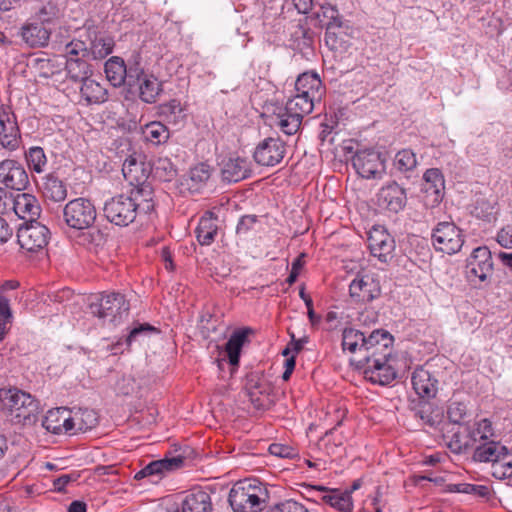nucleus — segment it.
I'll return each instance as SVG.
<instances>
[{
  "label": "nucleus",
  "mask_w": 512,
  "mask_h": 512,
  "mask_svg": "<svg viewBox=\"0 0 512 512\" xmlns=\"http://www.w3.org/2000/svg\"><path fill=\"white\" fill-rule=\"evenodd\" d=\"M154 192L150 185L133 188L128 195H118L106 201L103 211L106 219L118 226H128L137 215L154 210Z\"/></svg>",
  "instance_id": "1"
},
{
  "label": "nucleus",
  "mask_w": 512,
  "mask_h": 512,
  "mask_svg": "<svg viewBox=\"0 0 512 512\" xmlns=\"http://www.w3.org/2000/svg\"><path fill=\"white\" fill-rule=\"evenodd\" d=\"M268 498V490L260 481L244 479L232 486L228 502L233 512H261Z\"/></svg>",
  "instance_id": "2"
},
{
  "label": "nucleus",
  "mask_w": 512,
  "mask_h": 512,
  "mask_svg": "<svg viewBox=\"0 0 512 512\" xmlns=\"http://www.w3.org/2000/svg\"><path fill=\"white\" fill-rule=\"evenodd\" d=\"M0 409L12 422L31 425L36 422L38 403L30 394L17 388H2Z\"/></svg>",
  "instance_id": "3"
},
{
  "label": "nucleus",
  "mask_w": 512,
  "mask_h": 512,
  "mask_svg": "<svg viewBox=\"0 0 512 512\" xmlns=\"http://www.w3.org/2000/svg\"><path fill=\"white\" fill-rule=\"evenodd\" d=\"M392 361L391 354H364L361 359L350 360L365 379L379 385H388L396 379L397 371Z\"/></svg>",
  "instance_id": "4"
},
{
  "label": "nucleus",
  "mask_w": 512,
  "mask_h": 512,
  "mask_svg": "<svg viewBox=\"0 0 512 512\" xmlns=\"http://www.w3.org/2000/svg\"><path fill=\"white\" fill-rule=\"evenodd\" d=\"M90 313L104 326H117L129 313V303L121 293H105L89 304Z\"/></svg>",
  "instance_id": "5"
},
{
  "label": "nucleus",
  "mask_w": 512,
  "mask_h": 512,
  "mask_svg": "<svg viewBox=\"0 0 512 512\" xmlns=\"http://www.w3.org/2000/svg\"><path fill=\"white\" fill-rule=\"evenodd\" d=\"M96 209L86 198H76L69 201L63 209L65 223L73 229L90 228L96 220Z\"/></svg>",
  "instance_id": "6"
},
{
  "label": "nucleus",
  "mask_w": 512,
  "mask_h": 512,
  "mask_svg": "<svg viewBox=\"0 0 512 512\" xmlns=\"http://www.w3.org/2000/svg\"><path fill=\"white\" fill-rule=\"evenodd\" d=\"M155 383V378L148 370H133L124 374L115 384V391L119 395L142 397Z\"/></svg>",
  "instance_id": "7"
},
{
  "label": "nucleus",
  "mask_w": 512,
  "mask_h": 512,
  "mask_svg": "<svg viewBox=\"0 0 512 512\" xmlns=\"http://www.w3.org/2000/svg\"><path fill=\"white\" fill-rule=\"evenodd\" d=\"M385 156L374 149L359 150L352 157L356 172L366 179L382 178L385 173Z\"/></svg>",
  "instance_id": "8"
},
{
  "label": "nucleus",
  "mask_w": 512,
  "mask_h": 512,
  "mask_svg": "<svg viewBox=\"0 0 512 512\" xmlns=\"http://www.w3.org/2000/svg\"><path fill=\"white\" fill-rule=\"evenodd\" d=\"M461 230L452 222H440L433 229L432 244L437 251L452 255L463 246Z\"/></svg>",
  "instance_id": "9"
},
{
  "label": "nucleus",
  "mask_w": 512,
  "mask_h": 512,
  "mask_svg": "<svg viewBox=\"0 0 512 512\" xmlns=\"http://www.w3.org/2000/svg\"><path fill=\"white\" fill-rule=\"evenodd\" d=\"M49 238V229L37 221H30L20 226L17 231V241L20 247L31 253L40 251L46 247Z\"/></svg>",
  "instance_id": "10"
},
{
  "label": "nucleus",
  "mask_w": 512,
  "mask_h": 512,
  "mask_svg": "<svg viewBox=\"0 0 512 512\" xmlns=\"http://www.w3.org/2000/svg\"><path fill=\"white\" fill-rule=\"evenodd\" d=\"M21 133L16 116L12 109L2 105L0 107V145L12 152L19 148Z\"/></svg>",
  "instance_id": "11"
},
{
  "label": "nucleus",
  "mask_w": 512,
  "mask_h": 512,
  "mask_svg": "<svg viewBox=\"0 0 512 512\" xmlns=\"http://www.w3.org/2000/svg\"><path fill=\"white\" fill-rule=\"evenodd\" d=\"M286 145L279 138H267L260 142L254 151L255 161L262 166H275L282 161Z\"/></svg>",
  "instance_id": "12"
},
{
  "label": "nucleus",
  "mask_w": 512,
  "mask_h": 512,
  "mask_svg": "<svg viewBox=\"0 0 512 512\" xmlns=\"http://www.w3.org/2000/svg\"><path fill=\"white\" fill-rule=\"evenodd\" d=\"M0 183L13 190H24L29 183L28 174L21 163L6 159L0 162Z\"/></svg>",
  "instance_id": "13"
},
{
  "label": "nucleus",
  "mask_w": 512,
  "mask_h": 512,
  "mask_svg": "<svg viewBox=\"0 0 512 512\" xmlns=\"http://www.w3.org/2000/svg\"><path fill=\"white\" fill-rule=\"evenodd\" d=\"M368 246L371 254L381 262H388L395 249L393 237L382 227H373L369 232Z\"/></svg>",
  "instance_id": "14"
},
{
  "label": "nucleus",
  "mask_w": 512,
  "mask_h": 512,
  "mask_svg": "<svg viewBox=\"0 0 512 512\" xmlns=\"http://www.w3.org/2000/svg\"><path fill=\"white\" fill-rule=\"evenodd\" d=\"M467 274L469 277L485 281L493 270V262L490 250L483 246L477 247L467 259Z\"/></svg>",
  "instance_id": "15"
},
{
  "label": "nucleus",
  "mask_w": 512,
  "mask_h": 512,
  "mask_svg": "<svg viewBox=\"0 0 512 512\" xmlns=\"http://www.w3.org/2000/svg\"><path fill=\"white\" fill-rule=\"evenodd\" d=\"M85 41L87 42L88 58L93 60L104 59L112 53L114 48V40L111 36L94 29L87 30Z\"/></svg>",
  "instance_id": "16"
},
{
  "label": "nucleus",
  "mask_w": 512,
  "mask_h": 512,
  "mask_svg": "<svg viewBox=\"0 0 512 512\" xmlns=\"http://www.w3.org/2000/svg\"><path fill=\"white\" fill-rule=\"evenodd\" d=\"M105 74L107 80L114 86H122L126 79L128 85H134L135 68H127L124 60L120 57L113 56L105 63Z\"/></svg>",
  "instance_id": "17"
},
{
  "label": "nucleus",
  "mask_w": 512,
  "mask_h": 512,
  "mask_svg": "<svg viewBox=\"0 0 512 512\" xmlns=\"http://www.w3.org/2000/svg\"><path fill=\"white\" fill-rule=\"evenodd\" d=\"M351 298L359 303H369L379 297L380 287L368 275L357 277L349 286Z\"/></svg>",
  "instance_id": "18"
},
{
  "label": "nucleus",
  "mask_w": 512,
  "mask_h": 512,
  "mask_svg": "<svg viewBox=\"0 0 512 512\" xmlns=\"http://www.w3.org/2000/svg\"><path fill=\"white\" fill-rule=\"evenodd\" d=\"M378 201L380 206L397 213L406 205V191L396 182H392L380 189Z\"/></svg>",
  "instance_id": "19"
},
{
  "label": "nucleus",
  "mask_w": 512,
  "mask_h": 512,
  "mask_svg": "<svg viewBox=\"0 0 512 512\" xmlns=\"http://www.w3.org/2000/svg\"><path fill=\"white\" fill-rule=\"evenodd\" d=\"M474 452L472 459L479 463H497L509 454L506 446L500 442L491 440L473 445Z\"/></svg>",
  "instance_id": "20"
},
{
  "label": "nucleus",
  "mask_w": 512,
  "mask_h": 512,
  "mask_svg": "<svg viewBox=\"0 0 512 512\" xmlns=\"http://www.w3.org/2000/svg\"><path fill=\"white\" fill-rule=\"evenodd\" d=\"M245 391L252 404L256 407L264 405L263 397L270 391V385L259 371H253L247 374L245 379Z\"/></svg>",
  "instance_id": "21"
},
{
  "label": "nucleus",
  "mask_w": 512,
  "mask_h": 512,
  "mask_svg": "<svg viewBox=\"0 0 512 512\" xmlns=\"http://www.w3.org/2000/svg\"><path fill=\"white\" fill-rule=\"evenodd\" d=\"M295 91L304 97L311 98L318 102L325 94V88L318 74L305 72L301 74L295 82Z\"/></svg>",
  "instance_id": "22"
},
{
  "label": "nucleus",
  "mask_w": 512,
  "mask_h": 512,
  "mask_svg": "<svg viewBox=\"0 0 512 512\" xmlns=\"http://www.w3.org/2000/svg\"><path fill=\"white\" fill-rule=\"evenodd\" d=\"M139 81L140 98L146 103H155L162 92V83L152 74L135 67L134 81Z\"/></svg>",
  "instance_id": "23"
},
{
  "label": "nucleus",
  "mask_w": 512,
  "mask_h": 512,
  "mask_svg": "<svg viewBox=\"0 0 512 512\" xmlns=\"http://www.w3.org/2000/svg\"><path fill=\"white\" fill-rule=\"evenodd\" d=\"M21 219L35 221L40 214V205L35 196L29 193H18L12 197L11 208Z\"/></svg>",
  "instance_id": "24"
},
{
  "label": "nucleus",
  "mask_w": 512,
  "mask_h": 512,
  "mask_svg": "<svg viewBox=\"0 0 512 512\" xmlns=\"http://www.w3.org/2000/svg\"><path fill=\"white\" fill-rule=\"evenodd\" d=\"M122 172L125 179L135 186L134 188L148 185L145 183L148 173L140 155H129L122 165Z\"/></svg>",
  "instance_id": "25"
},
{
  "label": "nucleus",
  "mask_w": 512,
  "mask_h": 512,
  "mask_svg": "<svg viewBox=\"0 0 512 512\" xmlns=\"http://www.w3.org/2000/svg\"><path fill=\"white\" fill-rule=\"evenodd\" d=\"M250 173V163L246 158L235 156L223 161L221 174L224 181L238 182L249 177Z\"/></svg>",
  "instance_id": "26"
},
{
  "label": "nucleus",
  "mask_w": 512,
  "mask_h": 512,
  "mask_svg": "<svg viewBox=\"0 0 512 512\" xmlns=\"http://www.w3.org/2000/svg\"><path fill=\"white\" fill-rule=\"evenodd\" d=\"M42 426L54 434H70L69 409L59 407L49 410L42 420Z\"/></svg>",
  "instance_id": "27"
},
{
  "label": "nucleus",
  "mask_w": 512,
  "mask_h": 512,
  "mask_svg": "<svg viewBox=\"0 0 512 512\" xmlns=\"http://www.w3.org/2000/svg\"><path fill=\"white\" fill-rule=\"evenodd\" d=\"M412 385L416 394L423 399L433 398L437 393V381L429 371L417 368L412 374Z\"/></svg>",
  "instance_id": "28"
},
{
  "label": "nucleus",
  "mask_w": 512,
  "mask_h": 512,
  "mask_svg": "<svg viewBox=\"0 0 512 512\" xmlns=\"http://www.w3.org/2000/svg\"><path fill=\"white\" fill-rule=\"evenodd\" d=\"M70 434L86 432L94 428L98 423L96 413L90 409H69Z\"/></svg>",
  "instance_id": "29"
},
{
  "label": "nucleus",
  "mask_w": 512,
  "mask_h": 512,
  "mask_svg": "<svg viewBox=\"0 0 512 512\" xmlns=\"http://www.w3.org/2000/svg\"><path fill=\"white\" fill-rule=\"evenodd\" d=\"M179 512H213L211 496L202 490L192 491L182 500Z\"/></svg>",
  "instance_id": "30"
},
{
  "label": "nucleus",
  "mask_w": 512,
  "mask_h": 512,
  "mask_svg": "<svg viewBox=\"0 0 512 512\" xmlns=\"http://www.w3.org/2000/svg\"><path fill=\"white\" fill-rule=\"evenodd\" d=\"M21 36L30 47H43L49 41L50 31L42 23H32L22 28Z\"/></svg>",
  "instance_id": "31"
},
{
  "label": "nucleus",
  "mask_w": 512,
  "mask_h": 512,
  "mask_svg": "<svg viewBox=\"0 0 512 512\" xmlns=\"http://www.w3.org/2000/svg\"><path fill=\"white\" fill-rule=\"evenodd\" d=\"M80 95L87 104H101L108 99L107 89L91 78L81 83Z\"/></svg>",
  "instance_id": "32"
},
{
  "label": "nucleus",
  "mask_w": 512,
  "mask_h": 512,
  "mask_svg": "<svg viewBox=\"0 0 512 512\" xmlns=\"http://www.w3.org/2000/svg\"><path fill=\"white\" fill-rule=\"evenodd\" d=\"M157 115L166 122L174 125L182 124L186 118L185 109L177 99H172L167 103L160 104L157 107Z\"/></svg>",
  "instance_id": "33"
},
{
  "label": "nucleus",
  "mask_w": 512,
  "mask_h": 512,
  "mask_svg": "<svg viewBox=\"0 0 512 512\" xmlns=\"http://www.w3.org/2000/svg\"><path fill=\"white\" fill-rule=\"evenodd\" d=\"M217 230L216 219L211 212H207L200 218L195 230L197 240L201 245H210L214 241Z\"/></svg>",
  "instance_id": "34"
},
{
  "label": "nucleus",
  "mask_w": 512,
  "mask_h": 512,
  "mask_svg": "<svg viewBox=\"0 0 512 512\" xmlns=\"http://www.w3.org/2000/svg\"><path fill=\"white\" fill-rule=\"evenodd\" d=\"M322 500L340 512H351L353 509L351 491L333 489L327 491Z\"/></svg>",
  "instance_id": "35"
},
{
  "label": "nucleus",
  "mask_w": 512,
  "mask_h": 512,
  "mask_svg": "<svg viewBox=\"0 0 512 512\" xmlns=\"http://www.w3.org/2000/svg\"><path fill=\"white\" fill-rule=\"evenodd\" d=\"M184 458L182 456H174L171 458H164L157 461H152L147 467L149 477L160 478L166 472L174 471L182 467Z\"/></svg>",
  "instance_id": "36"
},
{
  "label": "nucleus",
  "mask_w": 512,
  "mask_h": 512,
  "mask_svg": "<svg viewBox=\"0 0 512 512\" xmlns=\"http://www.w3.org/2000/svg\"><path fill=\"white\" fill-rule=\"evenodd\" d=\"M41 190L46 198L56 202L64 200L67 196L65 185L61 180L53 175H47L44 177L41 184Z\"/></svg>",
  "instance_id": "37"
},
{
  "label": "nucleus",
  "mask_w": 512,
  "mask_h": 512,
  "mask_svg": "<svg viewBox=\"0 0 512 512\" xmlns=\"http://www.w3.org/2000/svg\"><path fill=\"white\" fill-rule=\"evenodd\" d=\"M316 102V100H312L311 98L304 97L303 95L296 93L287 101L284 109L287 113H292L303 120L305 115L313 111Z\"/></svg>",
  "instance_id": "38"
},
{
  "label": "nucleus",
  "mask_w": 512,
  "mask_h": 512,
  "mask_svg": "<svg viewBox=\"0 0 512 512\" xmlns=\"http://www.w3.org/2000/svg\"><path fill=\"white\" fill-rule=\"evenodd\" d=\"M471 445H477L485 441L494 440L495 432L492 423L488 419L477 421L468 432Z\"/></svg>",
  "instance_id": "39"
},
{
  "label": "nucleus",
  "mask_w": 512,
  "mask_h": 512,
  "mask_svg": "<svg viewBox=\"0 0 512 512\" xmlns=\"http://www.w3.org/2000/svg\"><path fill=\"white\" fill-rule=\"evenodd\" d=\"M145 139L153 145H160L170 137L168 128L160 121H152L146 124L143 128Z\"/></svg>",
  "instance_id": "40"
},
{
  "label": "nucleus",
  "mask_w": 512,
  "mask_h": 512,
  "mask_svg": "<svg viewBox=\"0 0 512 512\" xmlns=\"http://www.w3.org/2000/svg\"><path fill=\"white\" fill-rule=\"evenodd\" d=\"M393 336L386 330H374L368 337L364 336V349H388L393 343Z\"/></svg>",
  "instance_id": "41"
},
{
  "label": "nucleus",
  "mask_w": 512,
  "mask_h": 512,
  "mask_svg": "<svg viewBox=\"0 0 512 512\" xmlns=\"http://www.w3.org/2000/svg\"><path fill=\"white\" fill-rule=\"evenodd\" d=\"M66 69L71 80L81 83L89 79L92 73L90 65L80 58L67 60Z\"/></svg>",
  "instance_id": "42"
},
{
  "label": "nucleus",
  "mask_w": 512,
  "mask_h": 512,
  "mask_svg": "<svg viewBox=\"0 0 512 512\" xmlns=\"http://www.w3.org/2000/svg\"><path fill=\"white\" fill-rule=\"evenodd\" d=\"M253 335L254 330L248 327L234 330L226 343L225 352H241Z\"/></svg>",
  "instance_id": "43"
},
{
  "label": "nucleus",
  "mask_w": 512,
  "mask_h": 512,
  "mask_svg": "<svg viewBox=\"0 0 512 512\" xmlns=\"http://www.w3.org/2000/svg\"><path fill=\"white\" fill-rule=\"evenodd\" d=\"M417 164L416 154L409 148L398 151L393 159L394 168L401 173L413 171Z\"/></svg>",
  "instance_id": "44"
},
{
  "label": "nucleus",
  "mask_w": 512,
  "mask_h": 512,
  "mask_svg": "<svg viewBox=\"0 0 512 512\" xmlns=\"http://www.w3.org/2000/svg\"><path fill=\"white\" fill-rule=\"evenodd\" d=\"M214 362L217 364L221 378L232 377L239 367L240 354H218Z\"/></svg>",
  "instance_id": "45"
},
{
  "label": "nucleus",
  "mask_w": 512,
  "mask_h": 512,
  "mask_svg": "<svg viewBox=\"0 0 512 512\" xmlns=\"http://www.w3.org/2000/svg\"><path fill=\"white\" fill-rule=\"evenodd\" d=\"M302 119L293 115L292 113H287L284 109L283 112H280L276 116L275 124L279 127V129L286 135H294L296 134L301 126Z\"/></svg>",
  "instance_id": "46"
},
{
  "label": "nucleus",
  "mask_w": 512,
  "mask_h": 512,
  "mask_svg": "<svg viewBox=\"0 0 512 512\" xmlns=\"http://www.w3.org/2000/svg\"><path fill=\"white\" fill-rule=\"evenodd\" d=\"M423 179L425 181L424 190L439 197L444 189V178L440 170L436 168L428 169L424 173Z\"/></svg>",
  "instance_id": "47"
},
{
  "label": "nucleus",
  "mask_w": 512,
  "mask_h": 512,
  "mask_svg": "<svg viewBox=\"0 0 512 512\" xmlns=\"http://www.w3.org/2000/svg\"><path fill=\"white\" fill-rule=\"evenodd\" d=\"M25 158L32 171L36 173L44 172L47 165V158L43 148L39 146L30 147L25 153Z\"/></svg>",
  "instance_id": "48"
},
{
  "label": "nucleus",
  "mask_w": 512,
  "mask_h": 512,
  "mask_svg": "<svg viewBox=\"0 0 512 512\" xmlns=\"http://www.w3.org/2000/svg\"><path fill=\"white\" fill-rule=\"evenodd\" d=\"M342 345L344 350L347 349L350 352L364 349V333L353 328H346L343 331Z\"/></svg>",
  "instance_id": "49"
},
{
  "label": "nucleus",
  "mask_w": 512,
  "mask_h": 512,
  "mask_svg": "<svg viewBox=\"0 0 512 512\" xmlns=\"http://www.w3.org/2000/svg\"><path fill=\"white\" fill-rule=\"evenodd\" d=\"M320 9L321 15L327 20V23L325 24L327 35L330 29L341 28L343 26L342 17L340 16L336 6L331 5L330 3H325L320 6Z\"/></svg>",
  "instance_id": "50"
},
{
  "label": "nucleus",
  "mask_w": 512,
  "mask_h": 512,
  "mask_svg": "<svg viewBox=\"0 0 512 512\" xmlns=\"http://www.w3.org/2000/svg\"><path fill=\"white\" fill-rule=\"evenodd\" d=\"M158 332L159 331L156 327L148 323H138L130 330L125 342L128 346H130L132 342L140 341L144 339L145 336L150 334H157Z\"/></svg>",
  "instance_id": "51"
},
{
  "label": "nucleus",
  "mask_w": 512,
  "mask_h": 512,
  "mask_svg": "<svg viewBox=\"0 0 512 512\" xmlns=\"http://www.w3.org/2000/svg\"><path fill=\"white\" fill-rule=\"evenodd\" d=\"M474 213L478 218H482L490 222L496 219L497 210L494 202L484 198H479L474 207Z\"/></svg>",
  "instance_id": "52"
},
{
  "label": "nucleus",
  "mask_w": 512,
  "mask_h": 512,
  "mask_svg": "<svg viewBox=\"0 0 512 512\" xmlns=\"http://www.w3.org/2000/svg\"><path fill=\"white\" fill-rule=\"evenodd\" d=\"M65 53L68 58L67 60L88 58L87 42L85 39H73L66 44Z\"/></svg>",
  "instance_id": "53"
},
{
  "label": "nucleus",
  "mask_w": 512,
  "mask_h": 512,
  "mask_svg": "<svg viewBox=\"0 0 512 512\" xmlns=\"http://www.w3.org/2000/svg\"><path fill=\"white\" fill-rule=\"evenodd\" d=\"M447 414L452 423L463 424L468 417V409L466 404L454 401L449 405Z\"/></svg>",
  "instance_id": "54"
},
{
  "label": "nucleus",
  "mask_w": 512,
  "mask_h": 512,
  "mask_svg": "<svg viewBox=\"0 0 512 512\" xmlns=\"http://www.w3.org/2000/svg\"><path fill=\"white\" fill-rule=\"evenodd\" d=\"M210 168L207 164L200 163L190 171V179L195 185H201L210 178Z\"/></svg>",
  "instance_id": "55"
},
{
  "label": "nucleus",
  "mask_w": 512,
  "mask_h": 512,
  "mask_svg": "<svg viewBox=\"0 0 512 512\" xmlns=\"http://www.w3.org/2000/svg\"><path fill=\"white\" fill-rule=\"evenodd\" d=\"M267 512H308V510L296 501L287 500L271 507Z\"/></svg>",
  "instance_id": "56"
},
{
  "label": "nucleus",
  "mask_w": 512,
  "mask_h": 512,
  "mask_svg": "<svg viewBox=\"0 0 512 512\" xmlns=\"http://www.w3.org/2000/svg\"><path fill=\"white\" fill-rule=\"evenodd\" d=\"M268 451L271 455L279 458H292L295 456V451L292 447L281 443L270 444Z\"/></svg>",
  "instance_id": "57"
},
{
  "label": "nucleus",
  "mask_w": 512,
  "mask_h": 512,
  "mask_svg": "<svg viewBox=\"0 0 512 512\" xmlns=\"http://www.w3.org/2000/svg\"><path fill=\"white\" fill-rule=\"evenodd\" d=\"M497 242L504 248H512V225L503 227L497 234Z\"/></svg>",
  "instance_id": "58"
},
{
  "label": "nucleus",
  "mask_w": 512,
  "mask_h": 512,
  "mask_svg": "<svg viewBox=\"0 0 512 512\" xmlns=\"http://www.w3.org/2000/svg\"><path fill=\"white\" fill-rule=\"evenodd\" d=\"M469 488L470 489L468 494H472L476 497L489 499L491 496V489L489 486L470 484Z\"/></svg>",
  "instance_id": "59"
},
{
  "label": "nucleus",
  "mask_w": 512,
  "mask_h": 512,
  "mask_svg": "<svg viewBox=\"0 0 512 512\" xmlns=\"http://www.w3.org/2000/svg\"><path fill=\"white\" fill-rule=\"evenodd\" d=\"M0 317L2 322L9 323L12 319V312L9 305V299L0 294Z\"/></svg>",
  "instance_id": "60"
},
{
  "label": "nucleus",
  "mask_w": 512,
  "mask_h": 512,
  "mask_svg": "<svg viewBox=\"0 0 512 512\" xmlns=\"http://www.w3.org/2000/svg\"><path fill=\"white\" fill-rule=\"evenodd\" d=\"M58 14V10L55 6L48 4L47 6H44L40 10V20L42 22L50 21L52 18L56 17Z\"/></svg>",
  "instance_id": "61"
},
{
  "label": "nucleus",
  "mask_w": 512,
  "mask_h": 512,
  "mask_svg": "<svg viewBox=\"0 0 512 512\" xmlns=\"http://www.w3.org/2000/svg\"><path fill=\"white\" fill-rule=\"evenodd\" d=\"M296 361L295 357L291 356L289 358H286L284 360L283 366H284V372L282 374V379L284 381H288L291 377L292 372L295 369Z\"/></svg>",
  "instance_id": "62"
},
{
  "label": "nucleus",
  "mask_w": 512,
  "mask_h": 512,
  "mask_svg": "<svg viewBox=\"0 0 512 512\" xmlns=\"http://www.w3.org/2000/svg\"><path fill=\"white\" fill-rule=\"evenodd\" d=\"M12 229L8 223L0 217V244L6 243L12 236Z\"/></svg>",
  "instance_id": "63"
},
{
  "label": "nucleus",
  "mask_w": 512,
  "mask_h": 512,
  "mask_svg": "<svg viewBox=\"0 0 512 512\" xmlns=\"http://www.w3.org/2000/svg\"><path fill=\"white\" fill-rule=\"evenodd\" d=\"M12 195L0 188V214L6 213L11 208Z\"/></svg>",
  "instance_id": "64"
}]
</instances>
